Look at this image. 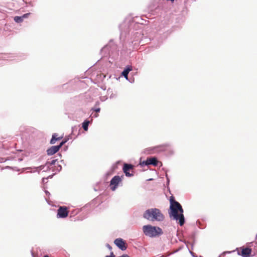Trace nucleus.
Segmentation results:
<instances>
[{
    "mask_svg": "<svg viewBox=\"0 0 257 257\" xmlns=\"http://www.w3.org/2000/svg\"><path fill=\"white\" fill-rule=\"evenodd\" d=\"M56 161H57V160H53L51 162H48L47 163V164L48 165H50V166L53 165H54L55 164Z\"/></svg>",
    "mask_w": 257,
    "mask_h": 257,
    "instance_id": "16",
    "label": "nucleus"
},
{
    "mask_svg": "<svg viewBox=\"0 0 257 257\" xmlns=\"http://www.w3.org/2000/svg\"><path fill=\"white\" fill-rule=\"evenodd\" d=\"M44 257H49V256L47 255H44Z\"/></svg>",
    "mask_w": 257,
    "mask_h": 257,
    "instance_id": "20",
    "label": "nucleus"
},
{
    "mask_svg": "<svg viewBox=\"0 0 257 257\" xmlns=\"http://www.w3.org/2000/svg\"><path fill=\"white\" fill-rule=\"evenodd\" d=\"M108 248H109L110 249H111V247L109 245H108Z\"/></svg>",
    "mask_w": 257,
    "mask_h": 257,
    "instance_id": "19",
    "label": "nucleus"
},
{
    "mask_svg": "<svg viewBox=\"0 0 257 257\" xmlns=\"http://www.w3.org/2000/svg\"><path fill=\"white\" fill-rule=\"evenodd\" d=\"M114 242L115 244L122 250H124L127 248L126 243L122 238H117L114 240Z\"/></svg>",
    "mask_w": 257,
    "mask_h": 257,
    "instance_id": "9",
    "label": "nucleus"
},
{
    "mask_svg": "<svg viewBox=\"0 0 257 257\" xmlns=\"http://www.w3.org/2000/svg\"><path fill=\"white\" fill-rule=\"evenodd\" d=\"M57 134H54L53 136H52V138L50 141V143L51 144H54L55 143L56 141H57V140H60L62 137H57Z\"/></svg>",
    "mask_w": 257,
    "mask_h": 257,
    "instance_id": "12",
    "label": "nucleus"
},
{
    "mask_svg": "<svg viewBox=\"0 0 257 257\" xmlns=\"http://www.w3.org/2000/svg\"><path fill=\"white\" fill-rule=\"evenodd\" d=\"M89 122L88 121H85L82 123V127L85 131L88 130Z\"/></svg>",
    "mask_w": 257,
    "mask_h": 257,
    "instance_id": "15",
    "label": "nucleus"
},
{
    "mask_svg": "<svg viewBox=\"0 0 257 257\" xmlns=\"http://www.w3.org/2000/svg\"><path fill=\"white\" fill-rule=\"evenodd\" d=\"M105 257H115V255L113 254V252H111L110 253V255H106Z\"/></svg>",
    "mask_w": 257,
    "mask_h": 257,
    "instance_id": "17",
    "label": "nucleus"
},
{
    "mask_svg": "<svg viewBox=\"0 0 257 257\" xmlns=\"http://www.w3.org/2000/svg\"><path fill=\"white\" fill-rule=\"evenodd\" d=\"M123 178V175L121 176H115L112 178L110 181V186L112 191H114L116 189L118 185L122 181Z\"/></svg>",
    "mask_w": 257,
    "mask_h": 257,
    "instance_id": "4",
    "label": "nucleus"
},
{
    "mask_svg": "<svg viewBox=\"0 0 257 257\" xmlns=\"http://www.w3.org/2000/svg\"><path fill=\"white\" fill-rule=\"evenodd\" d=\"M28 15L29 14H26L22 17L16 16L14 18V21L17 23H22L24 19L27 18Z\"/></svg>",
    "mask_w": 257,
    "mask_h": 257,
    "instance_id": "11",
    "label": "nucleus"
},
{
    "mask_svg": "<svg viewBox=\"0 0 257 257\" xmlns=\"http://www.w3.org/2000/svg\"><path fill=\"white\" fill-rule=\"evenodd\" d=\"M134 166L132 164H124L123 166V171L127 177H132L134 176Z\"/></svg>",
    "mask_w": 257,
    "mask_h": 257,
    "instance_id": "5",
    "label": "nucleus"
},
{
    "mask_svg": "<svg viewBox=\"0 0 257 257\" xmlns=\"http://www.w3.org/2000/svg\"><path fill=\"white\" fill-rule=\"evenodd\" d=\"M238 255L243 257H249L251 255L252 249L249 247H241L237 249Z\"/></svg>",
    "mask_w": 257,
    "mask_h": 257,
    "instance_id": "6",
    "label": "nucleus"
},
{
    "mask_svg": "<svg viewBox=\"0 0 257 257\" xmlns=\"http://www.w3.org/2000/svg\"><path fill=\"white\" fill-rule=\"evenodd\" d=\"M143 217L151 221L161 222L165 219V216L162 211L156 208L147 209L144 213Z\"/></svg>",
    "mask_w": 257,
    "mask_h": 257,
    "instance_id": "2",
    "label": "nucleus"
},
{
    "mask_svg": "<svg viewBox=\"0 0 257 257\" xmlns=\"http://www.w3.org/2000/svg\"><path fill=\"white\" fill-rule=\"evenodd\" d=\"M145 164L146 165H153L154 166H157L158 164V161L156 158H148L145 162Z\"/></svg>",
    "mask_w": 257,
    "mask_h": 257,
    "instance_id": "10",
    "label": "nucleus"
},
{
    "mask_svg": "<svg viewBox=\"0 0 257 257\" xmlns=\"http://www.w3.org/2000/svg\"><path fill=\"white\" fill-rule=\"evenodd\" d=\"M100 110V109L99 108H98L96 109L95 110V111L97 112H99Z\"/></svg>",
    "mask_w": 257,
    "mask_h": 257,
    "instance_id": "18",
    "label": "nucleus"
},
{
    "mask_svg": "<svg viewBox=\"0 0 257 257\" xmlns=\"http://www.w3.org/2000/svg\"><path fill=\"white\" fill-rule=\"evenodd\" d=\"M169 145L168 144H164L162 145L157 146L155 148L160 149V151H165L167 149Z\"/></svg>",
    "mask_w": 257,
    "mask_h": 257,
    "instance_id": "14",
    "label": "nucleus"
},
{
    "mask_svg": "<svg viewBox=\"0 0 257 257\" xmlns=\"http://www.w3.org/2000/svg\"><path fill=\"white\" fill-rule=\"evenodd\" d=\"M69 211L66 206H60L57 210V217L66 218L68 216Z\"/></svg>",
    "mask_w": 257,
    "mask_h": 257,
    "instance_id": "8",
    "label": "nucleus"
},
{
    "mask_svg": "<svg viewBox=\"0 0 257 257\" xmlns=\"http://www.w3.org/2000/svg\"><path fill=\"white\" fill-rule=\"evenodd\" d=\"M170 203L169 215L170 218L176 221L179 220V223L181 226H182L184 223V217L182 206L175 200L173 196L170 197Z\"/></svg>",
    "mask_w": 257,
    "mask_h": 257,
    "instance_id": "1",
    "label": "nucleus"
},
{
    "mask_svg": "<svg viewBox=\"0 0 257 257\" xmlns=\"http://www.w3.org/2000/svg\"><path fill=\"white\" fill-rule=\"evenodd\" d=\"M67 142L66 140L63 141L59 145L52 146L51 148L47 150V153L48 155H52L58 152L61 147Z\"/></svg>",
    "mask_w": 257,
    "mask_h": 257,
    "instance_id": "7",
    "label": "nucleus"
},
{
    "mask_svg": "<svg viewBox=\"0 0 257 257\" xmlns=\"http://www.w3.org/2000/svg\"><path fill=\"white\" fill-rule=\"evenodd\" d=\"M132 70L131 68H127V69L124 70L122 72V75L126 78L127 79V75L128 73Z\"/></svg>",
    "mask_w": 257,
    "mask_h": 257,
    "instance_id": "13",
    "label": "nucleus"
},
{
    "mask_svg": "<svg viewBox=\"0 0 257 257\" xmlns=\"http://www.w3.org/2000/svg\"><path fill=\"white\" fill-rule=\"evenodd\" d=\"M142 229L144 234L150 237L159 236L163 233V231L160 227L151 225H144Z\"/></svg>",
    "mask_w": 257,
    "mask_h": 257,
    "instance_id": "3",
    "label": "nucleus"
}]
</instances>
